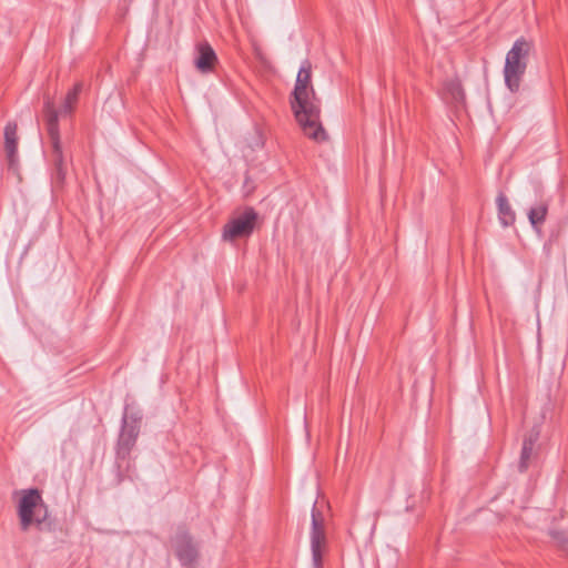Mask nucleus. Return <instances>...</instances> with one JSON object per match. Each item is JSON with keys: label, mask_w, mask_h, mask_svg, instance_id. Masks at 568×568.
Segmentation results:
<instances>
[{"label": "nucleus", "mask_w": 568, "mask_h": 568, "mask_svg": "<svg viewBox=\"0 0 568 568\" xmlns=\"http://www.w3.org/2000/svg\"><path fill=\"white\" fill-rule=\"evenodd\" d=\"M17 511L22 531H28L32 525L40 531H51L53 529V521L48 517V506L37 488L21 491Z\"/></svg>", "instance_id": "2"}, {"label": "nucleus", "mask_w": 568, "mask_h": 568, "mask_svg": "<svg viewBox=\"0 0 568 568\" xmlns=\"http://www.w3.org/2000/svg\"><path fill=\"white\" fill-rule=\"evenodd\" d=\"M257 213L253 207H247L239 216L232 219L223 227L222 237L224 241H234L242 237H248L256 224Z\"/></svg>", "instance_id": "7"}, {"label": "nucleus", "mask_w": 568, "mask_h": 568, "mask_svg": "<svg viewBox=\"0 0 568 568\" xmlns=\"http://www.w3.org/2000/svg\"><path fill=\"white\" fill-rule=\"evenodd\" d=\"M536 437L529 436L524 439L521 453H520V460H519V471L524 473L529 467V462L532 455V450L535 447Z\"/></svg>", "instance_id": "13"}, {"label": "nucleus", "mask_w": 568, "mask_h": 568, "mask_svg": "<svg viewBox=\"0 0 568 568\" xmlns=\"http://www.w3.org/2000/svg\"><path fill=\"white\" fill-rule=\"evenodd\" d=\"M498 220L504 227L511 226L516 221V214L511 209L507 196L504 193H499L496 199Z\"/></svg>", "instance_id": "10"}, {"label": "nucleus", "mask_w": 568, "mask_h": 568, "mask_svg": "<svg viewBox=\"0 0 568 568\" xmlns=\"http://www.w3.org/2000/svg\"><path fill=\"white\" fill-rule=\"evenodd\" d=\"M142 416L133 413L128 414V407H125L121 432L116 442V460H125L130 457L131 450L135 446L136 439L140 435Z\"/></svg>", "instance_id": "5"}, {"label": "nucleus", "mask_w": 568, "mask_h": 568, "mask_svg": "<svg viewBox=\"0 0 568 568\" xmlns=\"http://www.w3.org/2000/svg\"><path fill=\"white\" fill-rule=\"evenodd\" d=\"M532 49V41L520 37L514 42L511 49L506 54L504 79L506 87L513 93L519 91Z\"/></svg>", "instance_id": "3"}, {"label": "nucleus", "mask_w": 568, "mask_h": 568, "mask_svg": "<svg viewBox=\"0 0 568 568\" xmlns=\"http://www.w3.org/2000/svg\"><path fill=\"white\" fill-rule=\"evenodd\" d=\"M454 94L463 95V90L459 84L454 85Z\"/></svg>", "instance_id": "16"}, {"label": "nucleus", "mask_w": 568, "mask_h": 568, "mask_svg": "<svg viewBox=\"0 0 568 568\" xmlns=\"http://www.w3.org/2000/svg\"><path fill=\"white\" fill-rule=\"evenodd\" d=\"M550 536L557 541L558 546L562 550L568 545V535L562 530H551Z\"/></svg>", "instance_id": "15"}, {"label": "nucleus", "mask_w": 568, "mask_h": 568, "mask_svg": "<svg viewBox=\"0 0 568 568\" xmlns=\"http://www.w3.org/2000/svg\"><path fill=\"white\" fill-rule=\"evenodd\" d=\"M4 150L9 163L12 165L16 161L18 150L17 124L9 122L4 128Z\"/></svg>", "instance_id": "11"}, {"label": "nucleus", "mask_w": 568, "mask_h": 568, "mask_svg": "<svg viewBox=\"0 0 568 568\" xmlns=\"http://www.w3.org/2000/svg\"><path fill=\"white\" fill-rule=\"evenodd\" d=\"M43 116L48 135L52 145V156L54 163L53 179L57 183H63L65 178V166L63 161L60 132L58 126V112L51 99H47L43 104Z\"/></svg>", "instance_id": "4"}, {"label": "nucleus", "mask_w": 568, "mask_h": 568, "mask_svg": "<svg viewBox=\"0 0 568 568\" xmlns=\"http://www.w3.org/2000/svg\"><path fill=\"white\" fill-rule=\"evenodd\" d=\"M81 91H82V83H75L74 87L67 93L61 109L60 110L55 109V111L58 112V115L59 114L67 115V114H71L73 112Z\"/></svg>", "instance_id": "12"}, {"label": "nucleus", "mask_w": 568, "mask_h": 568, "mask_svg": "<svg viewBox=\"0 0 568 568\" xmlns=\"http://www.w3.org/2000/svg\"><path fill=\"white\" fill-rule=\"evenodd\" d=\"M311 517L312 525L310 531V539L312 561L314 568H322L323 549L325 548L326 545L325 518L322 511L317 509L316 503L312 507Z\"/></svg>", "instance_id": "6"}, {"label": "nucleus", "mask_w": 568, "mask_h": 568, "mask_svg": "<svg viewBox=\"0 0 568 568\" xmlns=\"http://www.w3.org/2000/svg\"><path fill=\"white\" fill-rule=\"evenodd\" d=\"M216 61L217 57L213 48L207 42H203L197 45V57L195 59V67L200 72H211Z\"/></svg>", "instance_id": "9"}, {"label": "nucleus", "mask_w": 568, "mask_h": 568, "mask_svg": "<svg viewBox=\"0 0 568 568\" xmlns=\"http://www.w3.org/2000/svg\"><path fill=\"white\" fill-rule=\"evenodd\" d=\"M292 95L291 106L303 133L317 142L326 140L321 123V100L312 85V64L307 59L300 67Z\"/></svg>", "instance_id": "1"}, {"label": "nucleus", "mask_w": 568, "mask_h": 568, "mask_svg": "<svg viewBox=\"0 0 568 568\" xmlns=\"http://www.w3.org/2000/svg\"><path fill=\"white\" fill-rule=\"evenodd\" d=\"M548 213V204L546 202H539L534 205L528 212V219L534 227L541 225Z\"/></svg>", "instance_id": "14"}, {"label": "nucleus", "mask_w": 568, "mask_h": 568, "mask_svg": "<svg viewBox=\"0 0 568 568\" xmlns=\"http://www.w3.org/2000/svg\"><path fill=\"white\" fill-rule=\"evenodd\" d=\"M562 550L568 554V545Z\"/></svg>", "instance_id": "17"}, {"label": "nucleus", "mask_w": 568, "mask_h": 568, "mask_svg": "<svg viewBox=\"0 0 568 568\" xmlns=\"http://www.w3.org/2000/svg\"><path fill=\"white\" fill-rule=\"evenodd\" d=\"M173 547L182 566L190 567L197 559V547L186 530H178L173 539Z\"/></svg>", "instance_id": "8"}]
</instances>
